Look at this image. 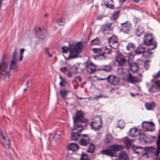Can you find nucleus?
<instances>
[{"instance_id": "1", "label": "nucleus", "mask_w": 160, "mask_h": 160, "mask_svg": "<svg viewBox=\"0 0 160 160\" xmlns=\"http://www.w3.org/2000/svg\"><path fill=\"white\" fill-rule=\"evenodd\" d=\"M74 126L72 129L71 139L73 141H77L80 137L79 132L82 130V126L81 124H78L79 122H87V119L84 120L83 118V113L81 111L77 112L76 115L73 117Z\"/></svg>"}, {"instance_id": "2", "label": "nucleus", "mask_w": 160, "mask_h": 160, "mask_svg": "<svg viewBox=\"0 0 160 160\" xmlns=\"http://www.w3.org/2000/svg\"><path fill=\"white\" fill-rule=\"evenodd\" d=\"M82 45L81 42H78L76 44H72L70 45L69 50L70 55L68 57V59L77 58L79 53L81 51Z\"/></svg>"}, {"instance_id": "3", "label": "nucleus", "mask_w": 160, "mask_h": 160, "mask_svg": "<svg viewBox=\"0 0 160 160\" xmlns=\"http://www.w3.org/2000/svg\"><path fill=\"white\" fill-rule=\"evenodd\" d=\"M0 135L3 140L2 143V145L4 148L6 149V155L8 156L11 159H13V155L8 150V149L11 147L10 139L7 136V134L4 131H1Z\"/></svg>"}, {"instance_id": "4", "label": "nucleus", "mask_w": 160, "mask_h": 160, "mask_svg": "<svg viewBox=\"0 0 160 160\" xmlns=\"http://www.w3.org/2000/svg\"><path fill=\"white\" fill-rule=\"evenodd\" d=\"M124 148L123 145H114L110 146L109 149L102 150L101 152L103 154H106L111 157H115L117 156L115 151L123 149Z\"/></svg>"}, {"instance_id": "5", "label": "nucleus", "mask_w": 160, "mask_h": 160, "mask_svg": "<svg viewBox=\"0 0 160 160\" xmlns=\"http://www.w3.org/2000/svg\"><path fill=\"white\" fill-rule=\"evenodd\" d=\"M143 42L145 45L148 46L147 49L148 50L154 49L157 47V43L156 42L153 41L151 34H146L144 37Z\"/></svg>"}, {"instance_id": "6", "label": "nucleus", "mask_w": 160, "mask_h": 160, "mask_svg": "<svg viewBox=\"0 0 160 160\" xmlns=\"http://www.w3.org/2000/svg\"><path fill=\"white\" fill-rule=\"evenodd\" d=\"M102 120L99 116H95L90 124L91 129L95 131H99L102 127Z\"/></svg>"}, {"instance_id": "7", "label": "nucleus", "mask_w": 160, "mask_h": 160, "mask_svg": "<svg viewBox=\"0 0 160 160\" xmlns=\"http://www.w3.org/2000/svg\"><path fill=\"white\" fill-rule=\"evenodd\" d=\"M115 59L118 65L121 66L124 65L127 60L129 64H130V62L131 61L129 56H124L120 53H117V55L115 56Z\"/></svg>"}, {"instance_id": "8", "label": "nucleus", "mask_w": 160, "mask_h": 160, "mask_svg": "<svg viewBox=\"0 0 160 160\" xmlns=\"http://www.w3.org/2000/svg\"><path fill=\"white\" fill-rule=\"evenodd\" d=\"M0 75H4L5 78H9L10 76V70L8 69V64L4 60L0 63Z\"/></svg>"}, {"instance_id": "9", "label": "nucleus", "mask_w": 160, "mask_h": 160, "mask_svg": "<svg viewBox=\"0 0 160 160\" xmlns=\"http://www.w3.org/2000/svg\"><path fill=\"white\" fill-rule=\"evenodd\" d=\"M154 126V123L152 122L144 121L142 123V128L145 131H152Z\"/></svg>"}, {"instance_id": "10", "label": "nucleus", "mask_w": 160, "mask_h": 160, "mask_svg": "<svg viewBox=\"0 0 160 160\" xmlns=\"http://www.w3.org/2000/svg\"><path fill=\"white\" fill-rule=\"evenodd\" d=\"M17 53V48H16L12 54V60L11 61L10 64L9 66V68L10 69H12L15 70H17L18 67L16 64L17 60L16 58Z\"/></svg>"}, {"instance_id": "11", "label": "nucleus", "mask_w": 160, "mask_h": 160, "mask_svg": "<svg viewBox=\"0 0 160 160\" xmlns=\"http://www.w3.org/2000/svg\"><path fill=\"white\" fill-rule=\"evenodd\" d=\"M126 80L128 82L132 84L138 83L142 81L141 78L133 76L130 72L127 75Z\"/></svg>"}, {"instance_id": "12", "label": "nucleus", "mask_w": 160, "mask_h": 160, "mask_svg": "<svg viewBox=\"0 0 160 160\" xmlns=\"http://www.w3.org/2000/svg\"><path fill=\"white\" fill-rule=\"evenodd\" d=\"M108 82L111 84L117 85L119 83V79L118 77L113 75H109L107 78Z\"/></svg>"}, {"instance_id": "13", "label": "nucleus", "mask_w": 160, "mask_h": 160, "mask_svg": "<svg viewBox=\"0 0 160 160\" xmlns=\"http://www.w3.org/2000/svg\"><path fill=\"white\" fill-rule=\"evenodd\" d=\"M108 42L110 44V46L113 48H116L118 47V40L116 37L113 35L108 38Z\"/></svg>"}, {"instance_id": "14", "label": "nucleus", "mask_w": 160, "mask_h": 160, "mask_svg": "<svg viewBox=\"0 0 160 160\" xmlns=\"http://www.w3.org/2000/svg\"><path fill=\"white\" fill-rule=\"evenodd\" d=\"M122 31L124 33H128L131 28V25L129 22H126L121 24Z\"/></svg>"}, {"instance_id": "15", "label": "nucleus", "mask_w": 160, "mask_h": 160, "mask_svg": "<svg viewBox=\"0 0 160 160\" xmlns=\"http://www.w3.org/2000/svg\"><path fill=\"white\" fill-rule=\"evenodd\" d=\"M85 68L87 72L89 74L93 73L96 70L95 65L92 63L89 64L87 63Z\"/></svg>"}, {"instance_id": "16", "label": "nucleus", "mask_w": 160, "mask_h": 160, "mask_svg": "<svg viewBox=\"0 0 160 160\" xmlns=\"http://www.w3.org/2000/svg\"><path fill=\"white\" fill-rule=\"evenodd\" d=\"M141 131V130H138L136 128H132L129 130V134L132 137H136L138 136Z\"/></svg>"}, {"instance_id": "17", "label": "nucleus", "mask_w": 160, "mask_h": 160, "mask_svg": "<svg viewBox=\"0 0 160 160\" xmlns=\"http://www.w3.org/2000/svg\"><path fill=\"white\" fill-rule=\"evenodd\" d=\"M144 105L147 110L153 111L156 107V104L154 102H148L145 103Z\"/></svg>"}, {"instance_id": "18", "label": "nucleus", "mask_w": 160, "mask_h": 160, "mask_svg": "<svg viewBox=\"0 0 160 160\" xmlns=\"http://www.w3.org/2000/svg\"><path fill=\"white\" fill-rule=\"evenodd\" d=\"M148 49L142 46H139L137 49L135 50V53L136 54H140L144 52H147Z\"/></svg>"}, {"instance_id": "19", "label": "nucleus", "mask_w": 160, "mask_h": 160, "mask_svg": "<svg viewBox=\"0 0 160 160\" xmlns=\"http://www.w3.org/2000/svg\"><path fill=\"white\" fill-rule=\"evenodd\" d=\"M118 160H129L127 153L124 151L120 152L118 157Z\"/></svg>"}, {"instance_id": "20", "label": "nucleus", "mask_w": 160, "mask_h": 160, "mask_svg": "<svg viewBox=\"0 0 160 160\" xmlns=\"http://www.w3.org/2000/svg\"><path fill=\"white\" fill-rule=\"evenodd\" d=\"M90 141L89 138H81L79 143L82 146H86L89 143Z\"/></svg>"}, {"instance_id": "21", "label": "nucleus", "mask_w": 160, "mask_h": 160, "mask_svg": "<svg viewBox=\"0 0 160 160\" xmlns=\"http://www.w3.org/2000/svg\"><path fill=\"white\" fill-rule=\"evenodd\" d=\"M68 148L69 150L74 151L78 149L79 146L76 143H72L70 144L68 146Z\"/></svg>"}, {"instance_id": "22", "label": "nucleus", "mask_w": 160, "mask_h": 160, "mask_svg": "<svg viewBox=\"0 0 160 160\" xmlns=\"http://www.w3.org/2000/svg\"><path fill=\"white\" fill-rule=\"evenodd\" d=\"M113 2V0H108L107 1L105 2L104 4L107 8L112 9H113L114 7L112 4Z\"/></svg>"}, {"instance_id": "23", "label": "nucleus", "mask_w": 160, "mask_h": 160, "mask_svg": "<svg viewBox=\"0 0 160 160\" xmlns=\"http://www.w3.org/2000/svg\"><path fill=\"white\" fill-rule=\"evenodd\" d=\"M139 139L140 142L141 143H146L147 142L146 140V138H147V136L145 134L142 133L141 132L139 134Z\"/></svg>"}, {"instance_id": "24", "label": "nucleus", "mask_w": 160, "mask_h": 160, "mask_svg": "<svg viewBox=\"0 0 160 160\" xmlns=\"http://www.w3.org/2000/svg\"><path fill=\"white\" fill-rule=\"evenodd\" d=\"M144 32V30L143 27L141 26H139L136 29L135 33L138 36L141 35Z\"/></svg>"}, {"instance_id": "25", "label": "nucleus", "mask_w": 160, "mask_h": 160, "mask_svg": "<svg viewBox=\"0 0 160 160\" xmlns=\"http://www.w3.org/2000/svg\"><path fill=\"white\" fill-rule=\"evenodd\" d=\"M157 151L156 153V155H157V157L158 156H159L158 155V154L160 152V133L158 135V139L157 142Z\"/></svg>"}, {"instance_id": "26", "label": "nucleus", "mask_w": 160, "mask_h": 160, "mask_svg": "<svg viewBox=\"0 0 160 160\" xmlns=\"http://www.w3.org/2000/svg\"><path fill=\"white\" fill-rule=\"evenodd\" d=\"M158 91V87L156 84L152 85L148 89V92L151 93L156 92Z\"/></svg>"}, {"instance_id": "27", "label": "nucleus", "mask_w": 160, "mask_h": 160, "mask_svg": "<svg viewBox=\"0 0 160 160\" xmlns=\"http://www.w3.org/2000/svg\"><path fill=\"white\" fill-rule=\"evenodd\" d=\"M131 69L132 72H134L138 70V66L137 63H134L132 64H129Z\"/></svg>"}, {"instance_id": "28", "label": "nucleus", "mask_w": 160, "mask_h": 160, "mask_svg": "<svg viewBox=\"0 0 160 160\" xmlns=\"http://www.w3.org/2000/svg\"><path fill=\"white\" fill-rule=\"evenodd\" d=\"M68 92V91L65 89H63L60 91L59 93L62 98L63 99H65L67 95Z\"/></svg>"}, {"instance_id": "29", "label": "nucleus", "mask_w": 160, "mask_h": 160, "mask_svg": "<svg viewBox=\"0 0 160 160\" xmlns=\"http://www.w3.org/2000/svg\"><path fill=\"white\" fill-rule=\"evenodd\" d=\"M142 149V148L140 146H134L132 148V149L134 153L139 154V153L141 152L140 150V149Z\"/></svg>"}, {"instance_id": "30", "label": "nucleus", "mask_w": 160, "mask_h": 160, "mask_svg": "<svg viewBox=\"0 0 160 160\" xmlns=\"http://www.w3.org/2000/svg\"><path fill=\"white\" fill-rule=\"evenodd\" d=\"M112 24V23H108L104 25L102 28L103 32H104L105 31L109 29Z\"/></svg>"}, {"instance_id": "31", "label": "nucleus", "mask_w": 160, "mask_h": 160, "mask_svg": "<svg viewBox=\"0 0 160 160\" xmlns=\"http://www.w3.org/2000/svg\"><path fill=\"white\" fill-rule=\"evenodd\" d=\"M124 142L127 147H130L132 143L131 140L128 138H125L124 139Z\"/></svg>"}, {"instance_id": "32", "label": "nucleus", "mask_w": 160, "mask_h": 160, "mask_svg": "<svg viewBox=\"0 0 160 160\" xmlns=\"http://www.w3.org/2000/svg\"><path fill=\"white\" fill-rule=\"evenodd\" d=\"M135 47L134 44L130 43L128 44L126 46V48L127 50L132 51L133 50Z\"/></svg>"}, {"instance_id": "33", "label": "nucleus", "mask_w": 160, "mask_h": 160, "mask_svg": "<svg viewBox=\"0 0 160 160\" xmlns=\"http://www.w3.org/2000/svg\"><path fill=\"white\" fill-rule=\"evenodd\" d=\"M95 147L94 145L91 143L88 148L87 150V152L89 153H92L94 151Z\"/></svg>"}, {"instance_id": "34", "label": "nucleus", "mask_w": 160, "mask_h": 160, "mask_svg": "<svg viewBox=\"0 0 160 160\" xmlns=\"http://www.w3.org/2000/svg\"><path fill=\"white\" fill-rule=\"evenodd\" d=\"M125 126V123L122 120H119L118 121V127L121 129L123 128Z\"/></svg>"}, {"instance_id": "35", "label": "nucleus", "mask_w": 160, "mask_h": 160, "mask_svg": "<svg viewBox=\"0 0 160 160\" xmlns=\"http://www.w3.org/2000/svg\"><path fill=\"white\" fill-rule=\"evenodd\" d=\"M112 137L110 134H108L105 138V142L107 143L110 142L112 140Z\"/></svg>"}, {"instance_id": "36", "label": "nucleus", "mask_w": 160, "mask_h": 160, "mask_svg": "<svg viewBox=\"0 0 160 160\" xmlns=\"http://www.w3.org/2000/svg\"><path fill=\"white\" fill-rule=\"evenodd\" d=\"M100 43V41L99 39L96 38L91 41V44L92 45H97Z\"/></svg>"}, {"instance_id": "37", "label": "nucleus", "mask_w": 160, "mask_h": 160, "mask_svg": "<svg viewBox=\"0 0 160 160\" xmlns=\"http://www.w3.org/2000/svg\"><path fill=\"white\" fill-rule=\"evenodd\" d=\"M120 12L119 11L115 12L112 15L111 18L112 20H115L118 18V14Z\"/></svg>"}, {"instance_id": "38", "label": "nucleus", "mask_w": 160, "mask_h": 160, "mask_svg": "<svg viewBox=\"0 0 160 160\" xmlns=\"http://www.w3.org/2000/svg\"><path fill=\"white\" fill-rule=\"evenodd\" d=\"M64 68L65 71V73L67 74L68 77H70L71 76V73L70 72V70H68L67 67H65Z\"/></svg>"}, {"instance_id": "39", "label": "nucleus", "mask_w": 160, "mask_h": 160, "mask_svg": "<svg viewBox=\"0 0 160 160\" xmlns=\"http://www.w3.org/2000/svg\"><path fill=\"white\" fill-rule=\"evenodd\" d=\"M80 160H88L87 156L85 153H82L81 158Z\"/></svg>"}, {"instance_id": "40", "label": "nucleus", "mask_w": 160, "mask_h": 160, "mask_svg": "<svg viewBox=\"0 0 160 160\" xmlns=\"http://www.w3.org/2000/svg\"><path fill=\"white\" fill-rule=\"evenodd\" d=\"M102 49L101 48H94L92 49V51L96 53H99L102 51Z\"/></svg>"}, {"instance_id": "41", "label": "nucleus", "mask_w": 160, "mask_h": 160, "mask_svg": "<svg viewBox=\"0 0 160 160\" xmlns=\"http://www.w3.org/2000/svg\"><path fill=\"white\" fill-rule=\"evenodd\" d=\"M66 82V81L65 79L64 78L61 80V82H59V84L61 87H64L65 86V83Z\"/></svg>"}, {"instance_id": "42", "label": "nucleus", "mask_w": 160, "mask_h": 160, "mask_svg": "<svg viewBox=\"0 0 160 160\" xmlns=\"http://www.w3.org/2000/svg\"><path fill=\"white\" fill-rule=\"evenodd\" d=\"M61 135L60 134L56 133L53 137V138L55 140H57L60 138Z\"/></svg>"}, {"instance_id": "43", "label": "nucleus", "mask_w": 160, "mask_h": 160, "mask_svg": "<svg viewBox=\"0 0 160 160\" xmlns=\"http://www.w3.org/2000/svg\"><path fill=\"white\" fill-rule=\"evenodd\" d=\"M62 49L63 52L66 53L67 52L68 48L67 47L63 46L62 47Z\"/></svg>"}, {"instance_id": "44", "label": "nucleus", "mask_w": 160, "mask_h": 160, "mask_svg": "<svg viewBox=\"0 0 160 160\" xmlns=\"http://www.w3.org/2000/svg\"><path fill=\"white\" fill-rule=\"evenodd\" d=\"M105 68H102L101 69L102 70H103L105 71H107L108 72L110 71L111 68L110 66H104Z\"/></svg>"}, {"instance_id": "45", "label": "nucleus", "mask_w": 160, "mask_h": 160, "mask_svg": "<svg viewBox=\"0 0 160 160\" xmlns=\"http://www.w3.org/2000/svg\"><path fill=\"white\" fill-rule=\"evenodd\" d=\"M106 97H105L102 94H101L98 95H97L95 97H94L93 98V99L96 100H98V99L100 98H105Z\"/></svg>"}, {"instance_id": "46", "label": "nucleus", "mask_w": 160, "mask_h": 160, "mask_svg": "<svg viewBox=\"0 0 160 160\" xmlns=\"http://www.w3.org/2000/svg\"><path fill=\"white\" fill-rule=\"evenodd\" d=\"M45 53L47 54L48 56L50 57H52V55L49 52V48H45Z\"/></svg>"}, {"instance_id": "47", "label": "nucleus", "mask_w": 160, "mask_h": 160, "mask_svg": "<svg viewBox=\"0 0 160 160\" xmlns=\"http://www.w3.org/2000/svg\"><path fill=\"white\" fill-rule=\"evenodd\" d=\"M148 61L147 60L144 63V66L145 68L147 69L148 70V68L149 66V64L148 63Z\"/></svg>"}, {"instance_id": "48", "label": "nucleus", "mask_w": 160, "mask_h": 160, "mask_svg": "<svg viewBox=\"0 0 160 160\" xmlns=\"http://www.w3.org/2000/svg\"><path fill=\"white\" fill-rule=\"evenodd\" d=\"M75 69L77 70L75 72L76 73H79L80 72H82L84 69H83L80 68L79 67H76Z\"/></svg>"}, {"instance_id": "49", "label": "nucleus", "mask_w": 160, "mask_h": 160, "mask_svg": "<svg viewBox=\"0 0 160 160\" xmlns=\"http://www.w3.org/2000/svg\"><path fill=\"white\" fill-rule=\"evenodd\" d=\"M64 20L62 18H61L57 20V23L59 25H61L62 24H60V22H62L64 21Z\"/></svg>"}, {"instance_id": "50", "label": "nucleus", "mask_w": 160, "mask_h": 160, "mask_svg": "<svg viewBox=\"0 0 160 160\" xmlns=\"http://www.w3.org/2000/svg\"><path fill=\"white\" fill-rule=\"evenodd\" d=\"M155 84L157 86L158 90H160V81H158L156 82Z\"/></svg>"}, {"instance_id": "51", "label": "nucleus", "mask_w": 160, "mask_h": 160, "mask_svg": "<svg viewBox=\"0 0 160 160\" xmlns=\"http://www.w3.org/2000/svg\"><path fill=\"white\" fill-rule=\"evenodd\" d=\"M153 77L156 78L160 77V70L158 71L156 75H153Z\"/></svg>"}, {"instance_id": "52", "label": "nucleus", "mask_w": 160, "mask_h": 160, "mask_svg": "<svg viewBox=\"0 0 160 160\" xmlns=\"http://www.w3.org/2000/svg\"><path fill=\"white\" fill-rule=\"evenodd\" d=\"M106 16L103 15H101L97 17V19L98 20H101L103 18L105 17Z\"/></svg>"}, {"instance_id": "53", "label": "nucleus", "mask_w": 160, "mask_h": 160, "mask_svg": "<svg viewBox=\"0 0 160 160\" xmlns=\"http://www.w3.org/2000/svg\"><path fill=\"white\" fill-rule=\"evenodd\" d=\"M118 89V88H112V89L110 90V92H112V93H117V92H116V90Z\"/></svg>"}, {"instance_id": "54", "label": "nucleus", "mask_w": 160, "mask_h": 160, "mask_svg": "<svg viewBox=\"0 0 160 160\" xmlns=\"http://www.w3.org/2000/svg\"><path fill=\"white\" fill-rule=\"evenodd\" d=\"M106 51H105V53H109L111 52V50L110 49H108L107 47L105 48Z\"/></svg>"}, {"instance_id": "55", "label": "nucleus", "mask_w": 160, "mask_h": 160, "mask_svg": "<svg viewBox=\"0 0 160 160\" xmlns=\"http://www.w3.org/2000/svg\"><path fill=\"white\" fill-rule=\"evenodd\" d=\"M82 138H89L88 137V135L87 134H84L82 135Z\"/></svg>"}, {"instance_id": "56", "label": "nucleus", "mask_w": 160, "mask_h": 160, "mask_svg": "<svg viewBox=\"0 0 160 160\" xmlns=\"http://www.w3.org/2000/svg\"><path fill=\"white\" fill-rule=\"evenodd\" d=\"M24 51V48H22L20 50V55H22Z\"/></svg>"}, {"instance_id": "57", "label": "nucleus", "mask_w": 160, "mask_h": 160, "mask_svg": "<svg viewBox=\"0 0 160 160\" xmlns=\"http://www.w3.org/2000/svg\"><path fill=\"white\" fill-rule=\"evenodd\" d=\"M76 79L77 80H78L79 82L81 81V79L79 77H76Z\"/></svg>"}, {"instance_id": "58", "label": "nucleus", "mask_w": 160, "mask_h": 160, "mask_svg": "<svg viewBox=\"0 0 160 160\" xmlns=\"http://www.w3.org/2000/svg\"><path fill=\"white\" fill-rule=\"evenodd\" d=\"M148 49H147V52H146V53H147L148 55H150L151 54H152L153 52H150V51H148Z\"/></svg>"}, {"instance_id": "59", "label": "nucleus", "mask_w": 160, "mask_h": 160, "mask_svg": "<svg viewBox=\"0 0 160 160\" xmlns=\"http://www.w3.org/2000/svg\"><path fill=\"white\" fill-rule=\"evenodd\" d=\"M23 58V55H20V59H19V61H22Z\"/></svg>"}, {"instance_id": "60", "label": "nucleus", "mask_w": 160, "mask_h": 160, "mask_svg": "<svg viewBox=\"0 0 160 160\" xmlns=\"http://www.w3.org/2000/svg\"><path fill=\"white\" fill-rule=\"evenodd\" d=\"M156 160H160V156H158L156 157Z\"/></svg>"}, {"instance_id": "61", "label": "nucleus", "mask_w": 160, "mask_h": 160, "mask_svg": "<svg viewBox=\"0 0 160 160\" xmlns=\"http://www.w3.org/2000/svg\"><path fill=\"white\" fill-rule=\"evenodd\" d=\"M139 1H140V0H133V2L137 3H138Z\"/></svg>"}, {"instance_id": "62", "label": "nucleus", "mask_w": 160, "mask_h": 160, "mask_svg": "<svg viewBox=\"0 0 160 160\" xmlns=\"http://www.w3.org/2000/svg\"><path fill=\"white\" fill-rule=\"evenodd\" d=\"M29 82H30L29 81H28L26 83V86H27V88H28V85Z\"/></svg>"}, {"instance_id": "63", "label": "nucleus", "mask_w": 160, "mask_h": 160, "mask_svg": "<svg viewBox=\"0 0 160 160\" xmlns=\"http://www.w3.org/2000/svg\"><path fill=\"white\" fill-rule=\"evenodd\" d=\"M130 94H131V95L132 96V97H134V96H135V94L134 93H130Z\"/></svg>"}, {"instance_id": "64", "label": "nucleus", "mask_w": 160, "mask_h": 160, "mask_svg": "<svg viewBox=\"0 0 160 160\" xmlns=\"http://www.w3.org/2000/svg\"><path fill=\"white\" fill-rule=\"evenodd\" d=\"M126 0H119V2H121L122 3L123 2H125Z\"/></svg>"}]
</instances>
